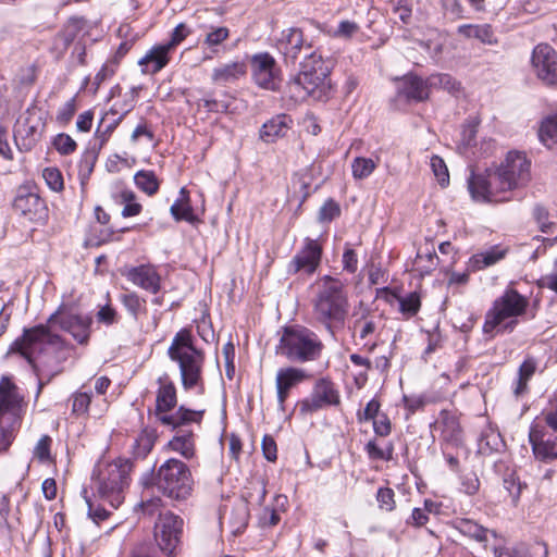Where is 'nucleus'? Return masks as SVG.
<instances>
[{
	"mask_svg": "<svg viewBox=\"0 0 557 557\" xmlns=\"http://www.w3.org/2000/svg\"><path fill=\"white\" fill-rule=\"evenodd\" d=\"M62 338L51 333L47 325H36L25 329L22 336L11 345L9 352H17L34 368L39 377L38 393L42 386L61 372L60 361L55 357L51 360L42 356L50 349L62 347Z\"/></svg>",
	"mask_w": 557,
	"mask_h": 557,
	"instance_id": "1",
	"label": "nucleus"
},
{
	"mask_svg": "<svg viewBox=\"0 0 557 557\" xmlns=\"http://www.w3.org/2000/svg\"><path fill=\"white\" fill-rule=\"evenodd\" d=\"M313 317L334 335L342 329L349 312L348 292L345 284L333 276L324 275L317 283L312 299Z\"/></svg>",
	"mask_w": 557,
	"mask_h": 557,
	"instance_id": "2",
	"label": "nucleus"
},
{
	"mask_svg": "<svg viewBox=\"0 0 557 557\" xmlns=\"http://www.w3.org/2000/svg\"><path fill=\"white\" fill-rule=\"evenodd\" d=\"M329 75L330 67L321 54L315 51L306 53L299 73L287 85L289 97L296 102L308 97L323 100L331 88Z\"/></svg>",
	"mask_w": 557,
	"mask_h": 557,
	"instance_id": "3",
	"label": "nucleus"
},
{
	"mask_svg": "<svg viewBox=\"0 0 557 557\" xmlns=\"http://www.w3.org/2000/svg\"><path fill=\"white\" fill-rule=\"evenodd\" d=\"M168 356L178 364L183 388L189 391L199 387L203 392L205 354L195 347L188 329H182L175 334L168 349Z\"/></svg>",
	"mask_w": 557,
	"mask_h": 557,
	"instance_id": "4",
	"label": "nucleus"
},
{
	"mask_svg": "<svg viewBox=\"0 0 557 557\" xmlns=\"http://www.w3.org/2000/svg\"><path fill=\"white\" fill-rule=\"evenodd\" d=\"M324 345L312 330L293 325L282 330L275 352L293 363H306L320 359Z\"/></svg>",
	"mask_w": 557,
	"mask_h": 557,
	"instance_id": "5",
	"label": "nucleus"
},
{
	"mask_svg": "<svg viewBox=\"0 0 557 557\" xmlns=\"http://www.w3.org/2000/svg\"><path fill=\"white\" fill-rule=\"evenodd\" d=\"M160 386L157 392L154 416L162 425L174 430L178 426H188L190 423L200 424L205 410H191L185 406L171 413L177 404L176 387L168 375L158 380Z\"/></svg>",
	"mask_w": 557,
	"mask_h": 557,
	"instance_id": "6",
	"label": "nucleus"
},
{
	"mask_svg": "<svg viewBox=\"0 0 557 557\" xmlns=\"http://www.w3.org/2000/svg\"><path fill=\"white\" fill-rule=\"evenodd\" d=\"M528 306L527 297L516 289H506L486 312L483 332L485 334H493L495 331L512 332L518 324L517 318L525 313Z\"/></svg>",
	"mask_w": 557,
	"mask_h": 557,
	"instance_id": "7",
	"label": "nucleus"
},
{
	"mask_svg": "<svg viewBox=\"0 0 557 557\" xmlns=\"http://www.w3.org/2000/svg\"><path fill=\"white\" fill-rule=\"evenodd\" d=\"M23 396L8 376L0 380V453L7 451L22 423Z\"/></svg>",
	"mask_w": 557,
	"mask_h": 557,
	"instance_id": "8",
	"label": "nucleus"
},
{
	"mask_svg": "<svg viewBox=\"0 0 557 557\" xmlns=\"http://www.w3.org/2000/svg\"><path fill=\"white\" fill-rule=\"evenodd\" d=\"M133 463L128 459L119 458L100 470L97 479V495L113 509L124 502V490L129 484Z\"/></svg>",
	"mask_w": 557,
	"mask_h": 557,
	"instance_id": "9",
	"label": "nucleus"
},
{
	"mask_svg": "<svg viewBox=\"0 0 557 557\" xmlns=\"http://www.w3.org/2000/svg\"><path fill=\"white\" fill-rule=\"evenodd\" d=\"M154 485L171 499H186L193 491L190 470L182 460L170 458L157 470Z\"/></svg>",
	"mask_w": 557,
	"mask_h": 557,
	"instance_id": "10",
	"label": "nucleus"
},
{
	"mask_svg": "<svg viewBox=\"0 0 557 557\" xmlns=\"http://www.w3.org/2000/svg\"><path fill=\"white\" fill-rule=\"evenodd\" d=\"M508 183L498 170H486L482 173L471 171L468 178V189L473 200L482 202H503L509 201L506 196L512 189L507 186Z\"/></svg>",
	"mask_w": 557,
	"mask_h": 557,
	"instance_id": "11",
	"label": "nucleus"
},
{
	"mask_svg": "<svg viewBox=\"0 0 557 557\" xmlns=\"http://www.w3.org/2000/svg\"><path fill=\"white\" fill-rule=\"evenodd\" d=\"M182 533L183 520L178 516L172 512L159 516L154 525V539L161 552L168 556L175 555Z\"/></svg>",
	"mask_w": 557,
	"mask_h": 557,
	"instance_id": "12",
	"label": "nucleus"
},
{
	"mask_svg": "<svg viewBox=\"0 0 557 557\" xmlns=\"http://www.w3.org/2000/svg\"><path fill=\"white\" fill-rule=\"evenodd\" d=\"M339 403V394L334 383L323 377L315 382L310 396L300 400L297 406L299 413L307 416L324 407L337 406Z\"/></svg>",
	"mask_w": 557,
	"mask_h": 557,
	"instance_id": "13",
	"label": "nucleus"
},
{
	"mask_svg": "<svg viewBox=\"0 0 557 557\" xmlns=\"http://www.w3.org/2000/svg\"><path fill=\"white\" fill-rule=\"evenodd\" d=\"M535 76L548 87L557 86V52L548 44H539L531 55Z\"/></svg>",
	"mask_w": 557,
	"mask_h": 557,
	"instance_id": "14",
	"label": "nucleus"
},
{
	"mask_svg": "<svg viewBox=\"0 0 557 557\" xmlns=\"http://www.w3.org/2000/svg\"><path fill=\"white\" fill-rule=\"evenodd\" d=\"M250 63L252 78L259 87L272 91L280 88L281 70L270 53H256L251 57Z\"/></svg>",
	"mask_w": 557,
	"mask_h": 557,
	"instance_id": "15",
	"label": "nucleus"
},
{
	"mask_svg": "<svg viewBox=\"0 0 557 557\" xmlns=\"http://www.w3.org/2000/svg\"><path fill=\"white\" fill-rule=\"evenodd\" d=\"M49 324L59 325L63 331L69 332L78 344H87L90 336L92 318L59 309L48 319Z\"/></svg>",
	"mask_w": 557,
	"mask_h": 557,
	"instance_id": "16",
	"label": "nucleus"
},
{
	"mask_svg": "<svg viewBox=\"0 0 557 557\" xmlns=\"http://www.w3.org/2000/svg\"><path fill=\"white\" fill-rule=\"evenodd\" d=\"M530 166L531 163L527 159L525 154L517 151H510L498 166V170L507 181V186H510L513 190L524 187L530 182Z\"/></svg>",
	"mask_w": 557,
	"mask_h": 557,
	"instance_id": "17",
	"label": "nucleus"
},
{
	"mask_svg": "<svg viewBox=\"0 0 557 557\" xmlns=\"http://www.w3.org/2000/svg\"><path fill=\"white\" fill-rule=\"evenodd\" d=\"M322 256L321 245L312 238H305L304 247L294 256L288 264L289 273L304 271L307 274L315 272Z\"/></svg>",
	"mask_w": 557,
	"mask_h": 557,
	"instance_id": "18",
	"label": "nucleus"
},
{
	"mask_svg": "<svg viewBox=\"0 0 557 557\" xmlns=\"http://www.w3.org/2000/svg\"><path fill=\"white\" fill-rule=\"evenodd\" d=\"M310 377L311 375L305 369L297 367L281 368L276 372L275 387L277 404L281 410H284V405L289 396L290 389Z\"/></svg>",
	"mask_w": 557,
	"mask_h": 557,
	"instance_id": "19",
	"label": "nucleus"
},
{
	"mask_svg": "<svg viewBox=\"0 0 557 557\" xmlns=\"http://www.w3.org/2000/svg\"><path fill=\"white\" fill-rule=\"evenodd\" d=\"M13 209L34 222L45 218L47 207L37 194L20 188L13 201Z\"/></svg>",
	"mask_w": 557,
	"mask_h": 557,
	"instance_id": "20",
	"label": "nucleus"
},
{
	"mask_svg": "<svg viewBox=\"0 0 557 557\" xmlns=\"http://www.w3.org/2000/svg\"><path fill=\"white\" fill-rule=\"evenodd\" d=\"M276 47L284 55L285 60L295 62L302 50L309 53L311 50L310 44H305L304 34L300 28L292 27L283 30L281 37L277 39Z\"/></svg>",
	"mask_w": 557,
	"mask_h": 557,
	"instance_id": "21",
	"label": "nucleus"
},
{
	"mask_svg": "<svg viewBox=\"0 0 557 557\" xmlns=\"http://www.w3.org/2000/svg\"><path fill=\"white\" fill-rule=\"evenodd\" d=\"M124 275L134 285L151 294H157L161 288L160 275L150 264L132 267L125 271Z\"/></svg>",
	"mask_w": 557,
	"mask_h": 557,
	"instance_id": "22",
	"label": "nucleus"
},
{
	"mask_svg": "<svg viewBox=\"0 0 557 557\" xmlns=\"http://www.w3.org/2000/svg\"><path fill=\"white\" fill-rule=\"evenodd\" d=\"M429 81L417 75H405L398 81L397 94L407 101H424L429 98Z\"/></svg>",
	"mask_w": 557,
	"mask_h": 557,
	"instance_id": "23",
	"label": "nucleus"
},
{
	"mask_svg": "<svg viewBox=\"0 0 557 557\" xmlns=\"http://www.w3.org/2000/svg\"><path fill=\"white\" fill-rule=\"evenodd\" d=\"M529 441L536 459L549 462L557 459V436L544 438V434L532 428Z\"/></svg>",
	"mask_w": 557,
	"mask_h": 557,
	"instance_id": "24",
	"label": "nucleus"
},
{
	"mask_svg": "<svg viewBox=\"0 0 557 557\" xmlns=\"http://www.w3.org/2000/svg\"><path fill=\"white\" fill-rule=\"evenodd\" d=\"M14 138L21 150L29 151L41 138L40 122H34L32 117H26L16 125Z\"/></svg>",
	"mask_w": 557,
	"mask_h": 557,
	"instance_id": "25",
	"label": "nucleus"
},
{
	"mask_svg": "<svg viewBox=\"0 0 557 557\" xmlns=\"http://www.w3.org/2000/svg\"><path fill=\"white\" fill-rule=\"evenodd\" d=\"M436 428L441 431L440 438L442 444L453 447H458L462 444V430L455 416L443 411Z\"/></svg>",
	"mask_w": 557,
	"mask_h": 557,
	"instance_id": "26",
	"label": "nucleus"
},
{
	"mask_svg": "<svg viewBox=\"0 0 557 557\" xmlns=\"http://www.w3.org/2000/svg\"><path fill=\"white\" fill-rule=\"evenodd\" d=\"M171 51L172 50L165 45L152 47L145 57L138 61V64L143 67L141 72L144 74H156L160 72L168 65Z\"/></svg>",
	"mask_w": 557,
	"mask_h": 557,
	"instance_id": "27",
	"label": "nucleus"
},
{
	"mask_svg": "<svg viewBox=\"0 0 557 557\" xmlns=\"http://www.w3.org/2000/svg\"><path fill=\"white\" fill-rule=\"evenodd\" d=\"M174 430H176V434L169 442L168 447L183 458L191 459L196 454L194 432L186 426H178Z\"/></svg>",
	"mask_w": 557,
	"mask_h": 557,
	"instance_id": "28",
	"label": "nucleus"
},
{
	"mask_svg": "<svg viewBox=\"0 0 557 557\" xmlns=\"http://www.w3.org/2000/svg\"><path fill=\"white\" fill-rule=\"evenodd\" d=\"M293 120L287 114H277L265 122L260 129V138L265 143H273L280 137H284L290 128Z\"/></svg>",
	"mask_w": 557,
	"mask_h": 557,
	"instance_id": "29",
	"label": "nucleus"
},
{
	"mask_svg": "<svg viewBox=\"0 0 557 557\" xmlns=\"http://www.w3.org/2000/svg\"><path fill=\"white\" fill-rule=\"evenodd\" d=\"M245 74V63L236 61L214 67L211 77L212 81L216 84H228L237 81Z\"/></svg>",
	"mask_w": 557,
	"mask_h": 557,
	"instance_id": "30",
	"label": "nucleus"
},
{
	"mask_svg": "<svg viewBox=\"0 0 557 557\" xmlns=\"http://www.w3.org/2000/svg\"><path fill=\"white\" fill-rule=\"evenodd\" d=\"M458 34L466 38H475L483 44L493 45L496 44L497 40L495 38L492 26L488 24L483 25H472L465 24L458 27Z\"/></svg>",
	"mask_w": 557,
	"mask_h": 557,
	"instance_id": "31",
	"label": "nucleus"
},
{
	"mask_svg": "<svg viewBox=\"0 0 557 557\" xmlns=\"http://www.w3.org/2000/svg\"><path fill=\"white\" fill-rule=\"evenodd\" d=\"M458 530L466 536H469L476 542L486 546L488 536H496L495 531L486 529L476 522L468 519H463L459 522Z\"/></svg>",
	"mask_w": 557,
	"mask_h": 557,
	"instance_id": "32",
	"label": "nucleus"
},
{
	"mask_svg": "<svg viewBox=\"0 0 557 557\" xmlns=\"http://www.w3.org/2000/svg\"><path fill=\"white\" fill-rule=\"evenodd\" d=\"M230 37V29L224 26L219 27H210L209 32L206 34L202 45L207 47L211 54L206 55L205 60L211 59L212 54H218L220 51V46L227 40Z\"/></svg>",
	"mask_w": 557,
	"mask_h": 557,
	"instance_id": "33",
	"label": "nucleus"
},
{
	"mask_svg": "<svg viewBox=\"0 0 557 557\" xmlns=\"http://www.w3.org/2000/svg\"><path fill=\"white\" fill-rule=\"evenodd\" d=\"M506 253V248H502L500 246H493L490 249L481 253H476L472 257L473 267L478 270L491 267L497 263L499 260L504 259Z\"/></svg>",
	"mask_w": 557,
	"mask_h": 557,
	"instance_id": "34",
	"label": "nucleus"
},
{
	"mask_svg": "<svg viewBox=\"0 0 557 557\" xmlns=\"http://www.w3.org/2000/svg\"><path fill=\"white\" fill-rule=\"evenodd\" d=\"M414 263L422 274H430L435 270L438 263V257L432 244L431 247H425L424 249L419 248Z\"/></svg>",
	"mask_w": 557,
	"mask_h": 557,
	"instance_id": "35",
	"label": "nucleus"
},
{
	"mask_svg": "<svg viewBox=\"0 0 557 557\" xmlns=\"http://www.w3.org/2000/svg\"><path fill=\"white\" fill-rule=\"evenodd\" d=\"M116 202L124 205L122 215L124 218L136 216L141 212V205L136 201V195L131 189H122L113 195Z\"/></svg>",
	"mask_w": 557,
	"mask_h": 557,
	"instance_id": "36",
	"label": "nucleus"
},
{
	"mask_svg": "<svg viewBox=\"0 0 557 557\" xmlns=\"http://www.w3.org/2000/svg\"><path fill=\"white\" fill-rule=\"evenodd\" d=\"M180 198L171 206L170 212L176 221H193V209L189 205L188 191L185 187L181 188Z\"/></svg>",
	"mask_w": 557,
	"mask_h": 557,
	"instance_id": "37",
	"label": "nucleus"
},
{
	"mask_svg": "<svg viewBox=\"0 0 557 557\" xmlns=\"http://www.w3.org/2000/svg\"><path fill=\"white\" fill-rule=\"evenodd\" d=\"M156 436L148 430H143L132 444L133 455L136 458H145L154 445Z\"/></svg>",
	"mask_w": 557,
	"mask_h": 557,
	"instance_id": "38",
	"label": "nucleus"
},
{
	"mask_svg": "<svg viewBox=\"0 0 557 557\" xmlns=\"http://www.w3.org/2000/svg\"><path fill=\"white\" fill-rule=\"evenodd\" d=\"M394 297L399 304V311L407 318H412L419 312L421 308V297L417 292H411L406 296L394 294Z\"/></svg>",
	"mask_w": 557,
	"mask_h": 557,
	"instance_id": "39",
	"label": "nucleus"
},
{
	"mask_svg": "<svg viewBox=\"0 0 557 557\" xmlns=\"http://www.w3.org/2000/svg\"><path fill=\"white\" fill-rule=\"evenodd\" d=\"M134 181L136 186L149 196L154 195L159 189V181L152 171H138Z\"/></svg>",
	"mask_w": 557,
	"mask_h": 557,
	"instance_id": "40",
	"label": "nucleus"
},
{
	"mask_svg": "<svg viewBox=\"0 0 557 557\" xmlns=\"http://www.w3.org/2000/svg\"><path fill=\"white\" fill-rule=\"evenodd\" d=\"M539 137L548 148L557 143V114L548 116L542 122Z\"/></svg>",
	"mask_w": 557,
	"mask_h": 557,
	"instance_id": "41",
	"label": "nucleus"
},
{
	"mask_svg": "<svg viewBox=\"0 0 557 557\" xmlns=\"http://www.w3.org/2000/svg\"><path fill=\"white\" fill-rule=\"evenodd\" d=\"M375 168L376 163L370 158L357 157L351 162V172L355 180L367 178Z\"/></svg>",
	"mask_w": 557,
	"mask_h": 557,
	"instance_id": "42",
	"label": "nucleus"
},
{
	"mask_svg": "<svg viewBox=\"0 0 557 557\" xmlns=\"http://www.w3.org/2000/svg\"><path fill=\"white\" fill-rule=\"evenodd\" d=\"M42 177L48 187L53 191H61L64 188V182L61 171L58 168L49 166L44 169Z\"/></svg>",
	"mask_w": 557,
	"mask_h": 557,
	"instance_id": "43",
	"label": "nucleus"
},
{
	"mask_svg": "<svg viewBox=\"0 0 557 557\" xmlns=\"http://www.w3.org/2000/svg\"><path fill=\"white\" fill-rule=\"evenodd\" d=\"M430 165L440 185L442 187L447 186L449 184V173L444 160L438 156H432Z\"/></svg>",
	"mask_w": 557,
	"mask_h": 557,
	"instance_id": "44",
	"label": "nucleus"
},
{
	"mask_svg": "<svg viewBox=\"0 0 557 557\" xmlns=\"http://www.w3.org/2000/svg\"><path fill=\"white\" fill-rule=\"evenodd\" d=\"M71 400L72 412L76 416H82L88 411L91 401V394L87 392H76L72 395Z\"/></svg>",
	"mask_w": 557,
	"mask_h": 557,
	"instance_id": "45",
	"label": "nucleus"
},
{
	"mask_svg": "<svg viewBox=\"0 0 557 557\" xmlns=\"http://www.w3.org/2000/svg\"><path fill=\"white\" fill-rule=\"evenodd\" d=\"M122 304L126 310L136 319L145 307V300L136 293H127L122 295Z\"/></svg>",
	"mask_w": 557,
	"mask_h": 557,
	"instance_id": "46",
	"label": "nucleus"
},
{
	"mask_svg": "<svg viewBox=\"0 0 557 557\" xmlns=\"http://www.w3.org/2000/svg\"><path fill=\"white\" fill-rule=\"evenodd\" d=\"M430 86H440L449 92H456L460 89V83H458L449 74H437L432 75L429 78Z\"/></svg>",
	"mask_w": 557,
	"mask_h": 557,
	"instance_id": "47",
	"label": "nucleus"
},
{
	"mask_svg": "<svg viewBox=\"0 0 557 557\" xmlns=\"http://www.w3.org/2000/svg\"><path fill=\"white\" fill-rule=\"evenodd\" d=\"M533 218L536 221L541 232L549 234L554 227V223L548 220L549 212L543 205H535L533 208Z\"/></svg>",
	"mask_w": 557,
	"mask_h": 557,
	"instance_id": "48",
	"label": "nucleus"
},
{
	"mask_svg": "<svg viewBox=\"0 0 557 557\" xmlns=\"http://www.w3.org/2000/svg\"><path fill=\"white\" fill-rule=\"evenodd\" d=\"M379 507L385 511H393L396 507L395 493L389 487H380L376 493Z\"/></svg>",
	"mask_w": 557,
	"mask_h": 557,
	"instance_id": "49",
	"label": "nucleus"
},
{
	"mask_svg": "<svg viewBox=\"0 0 557 557\" xmlns=\"http://www.w3.org/2000/svg\"><path fill=\"white\" fill-rule=\"evenodd\" d=\"M52 444V438L49 435H42L37 442L34 448V457L37 458L40 462L50 461V448Z\"/></svg>",
	"mask_w": 557,
	"mask_h": 557,
	"instance_id": "50",
	"label": "nucleus"
},
{
	"mask_svg": "<svg viewBox=\"0 0 557 557\" xmlns=\"http://www.w3.org/2000/svg\"><path fill=\"white\" fill-rule=\"evenodd\" d=\"M53 146L57 151L63 156L74 152L77 147L75 140L70 135L64 133H61L54 137Z\"/></svg>",
	"mask_w": 557,
	"mask_h": 557,
	"instance_id": "51",
	"label": "nucleus"
},
{
	"mask_svg": "<svg viewBox=\"0 0 557 557\" xmlns=\"http://www.w3.org/2000/svg\"><path fill=\"white\" fill-rule=\"evenodd\" d=\"M127 557H158V552L151 542H138L134 544Z\"/></svg>",
	"mask_w": 557,
	"mask_h": 557,
	"instance_id": "52",
	"label": "nucleus"
},
{
	"mask_svg": "<svg viewBox=\"0 0 557 557\" xmlns=\"http://www.w3.org/2000/svg\"><path fill=\"white\" fill-rule=\"evenodd\" d=\"M354 327L359 330L360 338L366 339L375 332L377 323L373 318H367L362 314L361 318L355 321Z\"/></svg>",
	"mask_w": 557,
	"mask_h": 557,
	"instance_id": "53",
	"label": "nucleus"
},
{
	"mask_svg": "<svg viewBox=\"0 0 557 557\" xmlns=\"http://www.w3.org/2000/svg\"><path fill=\"white\" fill-rule=\"evenodd\" d=\"M112 233L102 225L92 226L90 235L86 238V246H100L110 240Z\"/></svg>",
	"mask_w": 557,
	"mask_h": 557,
	"instance_id": "54",
	"label": "nucleus"
},
{
	"mask_svg": "<svg viewBox=\"0 0 557 557\" xmlns=\"http://www.w3.org/2000/svg\"><path fill=\"white\" fill-rule=\"evenodd\" d=\"M341 214V208L336 201L329 199L319 210V221L330 222Z\"/></svg>",
	"mask_w": 557,
	"mask_h": 557,
	"instance_id": "55",
	"label": "nucleus"
},
{
	"mask_svg": "<svg viewBox=\"0 0 557 557\" xmlns=\"http://www.w3.org/2000/svg\"><path fill=\"white\" fill-rule=\"evenodd\" d=\"M190 34V29L186 24H178L171 34V39L169 42L164 44L168 48L173 50L177 45H180L188 35Z\"/></svg>",
	"mask_w": 557,
	"mask_h": 557,
	"instance_id": "56",
	"label": "nucleus"
},
{
	"mask_svg": "<svg viewBox=\"0 0 557 557\" xmlns=\"http://www.w3.org/2000/svg\"><path fill=\"white\" fill-rule=\"evenodd\" d=\"M359 30V25L351 21H342L333 35L338 38L349 39Z\"/></svg>",
	"mask_w": 557,
	"mask_h": 557,
	"instance_id": "57",
	"label": "nucleus"
},
{
	"mask_svg": "<svg viewBox=\"0 0 557 557\" xmlns=\"http://www.w3.org/2000/svg\"><path fill=\"white\" fill-rule=\"evenodd\" d=\"M382 413H380V403L373 398L367 404L364 410L362 412L359 411L357 416H358L359 422H362V421L374 420L375 418H377Z\"/></svg>",
	"mask_w": 557,
	"mask_h": 557,
	"instance_id": "58",
	"label": "nucleus"
},
{
	"mask_svg": "<svg viewBox=\"0 0 557 557\" xmlns=\"http://www.w3.org/2000/svg\"><path fill=\"white\" fill-rule=\"evenodd\" d=\"M79 23L81 22L78 18L69 20L63 32L60 34V37L63 39L65 46H69L75 39L76 34L81 28Z\"/></svg>",
	"mask_w": 557,
	"mask_h": 557,
	"instance_id": "59",
	"label": "nucleus"
},
{
	"mask_svg": "<svg viewBox=\"0 0 557 557\" xmlns=\"http://www.w3.org/2000/svg\"><path fill=\"white\" fill-rule=\"evenodd\" d=\"M252 488L256 492V495L253 493H248L247 495H244V497L249 503H253L256 505H262L265 499V495H267V490H265L264 483L262 481L256 482L252 484Z\"/></svg>",
	"mask_w": 557,
	"mask_h": 557,
	"instance_id": "60",
	"label": "nucleus"
},
{
	"mask_svg": "<svg viewBox=\"0 0 557 557\" xmlns=\"http://www.w3.org/2000/svg\"><path fill=\"white\" fill-rule=\"evenodd\" d=\"M86 503L88 505V515L95 522L98 523L109 517L110 513L104 507L95 505V503L88 497H86Z\"/></svg>",
	"mask_w": 557,
	"mask_h": 557,
	"instance_id": "61",
	"label": "nucleus"
},
{
	"mask_svg": "<svg viewBox=\"0 0 557 557\" xmlns=\"http://www.w3.org/2000/svg\"><path fill=\"white\" fill-rule=\"evenodd\" d=\"M261 446L265 459L269 461H275L277 458V447L274 438L270 435H264Z\"/></svg>",
	"mask_w": 557,
	"mask_h": 557,
	"instance_id": "62",
	"label": "nucleus"
},
{
	"mask_svg": "<svg viewBox=\"0 0 557 557\" xmlns=\"http://www.w3.org/2000/svg\"><path fill=\"white\" fill-rule=\"evenodd\" d=\"M373 431L379 436H387L391 433V421L384 413L372 420Z\"/></svg>",
	"mask_w": 557,
	"mask_h": 557,
	"instance_id": "63",
	"label": "nucleus"
},
{
	"mask_svg": "<svg viewBox=\"0 0 557 557\" xmlns=\"http://www.w3.org/2000/svg\"><path fill=\"white\" fill-rule=\"evenodd\" d=\"M76 111L75 100H69L58 112L57 120L60 123L66 124L71 121Z\"/></svg>",
	"mask_w": 557,
	"mask_h": 557,
	"instance_id": "64",
	"label": "nucleus"
}]
</instances>
